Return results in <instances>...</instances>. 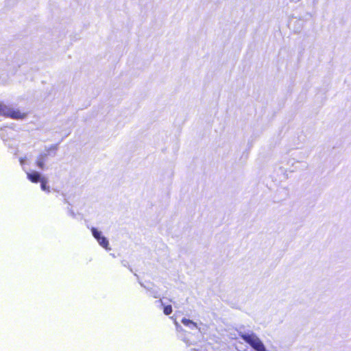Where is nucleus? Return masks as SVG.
I'll use <instances>...</instances> for the list:
<instances>
[{"label":"nucleus","instance_id":"nucleus-2","mask_svg":"<svg viewBox=\"0 0 351 351\" xmlns=\"http://www.w3.org/2000/svg\"><path fill=\"white\" fill-rule=\"evenodd\" d=\"M0 115L14 119H23L26 117L25 113H23L19 110L14 109L2 102H0Z\"/></svg>","mask_w":351,"mask_h":351},{"label":"nucleus","instance_id":"nucleus-5","mask_svg":"<svg viewBox=\"0 0 351 351\" xmlns=\"http://www.w3.org/2000/svg\"><path fill=\"white\" fill-rule=\"evenodd\" d=\"M48 156H49V154H47V153H42L38 156L37 160H36V165L40 169H41V170L45 169V162L47 160Z\"/></svg>","mask_w":351,"mask_h":351},{"label":"nucleus","instance_id":"nucleus-11","mask_svg":"<svg viewBox=\"0 0 351 351\" xmlns=\"http://www.w3.org/2000/svg\"><path fill=\"white\" fill-rule=\"evenodd\" d=\"M67 212L70 216H71L73 218H75L76 214L70 207L67 208Z\"/></svg>","mask_w":351,"mask_h":351},{"label":"nucleus","instance_id":"nucleus-1","mask_svg":"<svg viewBox=\"0 0 351 351\" xmlns=\"http://www.w3.org/2000/svg\"><path fill=\"white\" fill-rule=\"evenodd\" d=\"M238 333L239 337L255 351H267L263 341L253 332H246L240 328Z\"/></svg>","mask_w":351,"mask_h":351},{"label":"nucleus","instance_id":"nucleus-6","mask_svg":"<svg viewBox=\"0 0 351 351\" xmlns=\"http://www.w3.org/2000/svg\"><path fill=\"white\" fill-rule=\"evenodd\" d=\"M157 302L160 303V305L163 306V313L166 315H169L172 313V306L171 305H164L162 300L157 301Z\"/></svg>","mask_w":351,"mask_h":351},{"label":"nucleus","instance_id":"nucleus-8","mask_svg":"<svg viewBox=\"0 0 351 351\" xmlns=\"http://www.w3.org/2000/svg\"><path fill=\"white\" fill-rule=\"evenodd\" d=\"M181 322L184 326H186L187 327L189 326V324H192L193 327H197V324L189 319H186V318L184 317V318H182Z\"/></svg>","mask_w":351,"mask_h":351},{"label":"nucleus","instance_id":"nucleus-4","mask_svg":"<svg viewBox=\"0 0 351 351\" xmlns=\"http://www.w3.org/2000/svg\"><path fill=\"white\" fill-rule=\"evenodd\" d=\"M27 177L29 180L34 183H38L40 182L41 180L44 178L41 173L36 171L27 172Z\"/></svg>","mask_w":351,"mask_h":351},{"label":"nucleus","instance_id":"nucleus-20","mask_svg":"<svg viewBox=\"0 0 351 351\" xmlns=\"http://www.w3.org/2000/svg\"><path fill=\"white\" fill-rule=\"evenodd\" d=\"M51 154L53 156H56V152L53 153V152H51Z\"/></svg>","mask_w":351,"mask_h":351},{"label":"nucleus","instance_id":"nucleus-14","mask_svg":"<svg viewBox=\"0 0 351 351\" xmlns=\"http://www.w3.org/2000/svg\"><path fill=\"white\" fill-rule=\"evenodd\" d=\"M122 265L124 266V267H129V265H128V263L125 261H122Z\"/></svg>","mask_w":351,"mask_h":351},{"label":"nucleus","instance_id":"nucleus-16","mask_svg":"<svg viewBox=\"0 0 351 351\" xmlns=\"http://www.w3.org/2000/svg\"><path fill=\"white\" fill-rule=\"evenodd\" d=\"M3 131H4V130H2L1 133L0 134V136H1V138H2V139H3V141H5V140L4 139Z\"/></svg>","mask_w":351,"mask_h":351},{"label":"nucleus","instance_id":"nucleus-3","mask_svg":"<svg viewBox=\"0 0 351 351\" xmlns=\"http://www.w3.org/2000/svg\"><path fill=\"white\" fill-rule=\"evenodd\" d=\"M90 230L93 237L97 241L99 244L106 250H110L108 240L102 234L101 231L94 227H92Z\"/></svg>","mask_w":351,"mask_h":351},{"label":"nucleus","instance_id":"nucleus-9","mask_svg":"<svg viewBox=\"0 0 351 351\" xmlns=\"http://www.w3.org/2000/svg\"><path fill=\"white\" fill-rule=\"evenodd\" d=\"M140 285L145 287V289H147L149 292H150V294L155 298H158L159 297V294L158 293V291H155V290H152L149 287H145L142 282H140Z\"/></svg>","mask_w":351,"mask_h":351},{"label":"nucleus","instance_id":"nucleus-13","mask_svg":"<svg viewBox=\"0 0 351 351\" xmlns=\"http://www.w3.org/2000/svg\"><path fill=\"white\" fill-rule=\"evenodd\" d=\"M62 195L64 197V202L68 204L69 205H71V204L68 202L67 199L65 197V195L62 193Z\"/></svg>","mask_w":351,"mask_h":351},{"label":"nucleus","instance_id":"nucleus-19","mask_svg":"<svg viewBox=\"0 0 351 351\" xmlns=\"http://www.w3.org/2000/svg\"><path fill=\"white\" fill-rule=\"evenodd\" d=\"M292 2H294V3H297L300 0H290Z\"/></svg>","mask_w":351,"mask_h":351},{"label":"nucleus","instance_id":"nucleus-15","mask_svg":"<svg viewBox=\"0 0 351 351\" xmlns=\"http://www.w3.org/2000/svg\"><path fill=\"white\" fill-rule=\"evenodd\" d=\"M174 322H175V324L176 326V328L178 330V328H181L180 325H179V324L176 321H175Z\"/></svg>","mask_w":351,"mask_h":351},{"label":"nucleus","instance_id":"nucleus-7","mask_svg":"<svg viewBox=\"0 0 351 351\" xmlns=\"http://www.w3.org/2000/svg\"><path fill=\"white\" fill-rule=\"evenodd\" d=\"M40 182V188L43 191H47V192L50 191L49 186L47 185V179L45 177H44Z\"/></svg>","mask_w":351,"mask_h":351},{"label":"nucleus","instance_id":"nucleus-10","mask_svg":"<svg viewBox=\"0 0 351 351\" xmlns=\"http://www.w3.org/2000/svg\"><path fill=\"white\" fill-rule=\"evenodd\" d=\"M58 148V144H56V145H52L48 149H47V152L49 154V155L50 154V152H52V151H56Z\"/></svg>","mask_w":351,"mask_h":351},{"label":"nucleus","instance_id":"nucleus-18","mask_svg":"<svg viewBox=\"0 0 351 351\" xmlns=\"http://www.w3.org/2000/svg\"><path fill=\"white\" fill-rule=\"evenodd\" d=\"M308 154H304L302 158H306V157H308Z\"/></svg>","mask_w":351,"mask_h":351},{"label":"nucleus","instance_id":"nucleus-12","mask_svg":"<svg viewBox=\"0 0 351 351\" xmlns=\"http://www.w3.org/2000/svg\"><path fill=\"white\" fill-rule=\"evenodd\" d=\"M26 158H20L19 161L21 166H23L25 162Z\"/></svg>","mask_w":351,"mask_h":351},{"label":"nucleus","instance_id":"nucleus-17","mask_svg":"<svg viewBox=\"0 0 351 351\" xmlns=\"http://www.w3.org/2000/svg\"><path fill=\"white\" fill-rule=\"evenodd\" d=\"M188 327H189V328H191V329L197 328V327H193V325H192V324H189Z\"/></svg>","mask_w":351,"mask_h":351}]
</instances>
